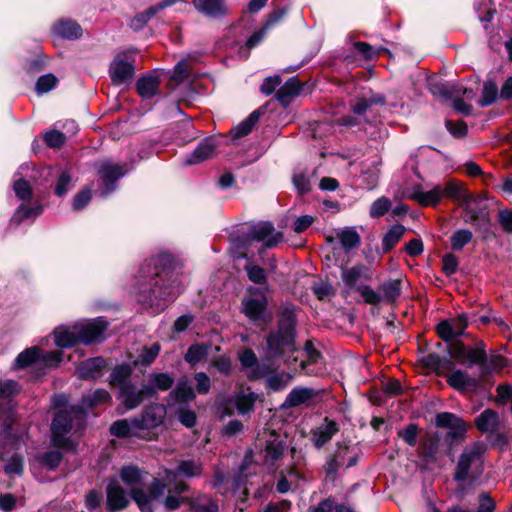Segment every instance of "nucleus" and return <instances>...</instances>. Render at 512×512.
Returning a JSON list of instances; mask_svg holds the SVG:
<instances>
[{
  "label": "nucleus",
  "mask_w": 512,
  "mask_h": 512,
  "mask_svg": "<svg viewBox=\"0 0 512 512\" xmlns=\"http://www.w3.org/2000/svg\"><path fill=\"white\" fill-rule=\"evenodd\" d=\"M138 301L148 303L155 310H163L174 301L180 293L181 281L172 278L170 271L159 270L156 266L151 271V263H147L140 269Z\"/></svg>",
  "instance_id": "nucleus-1"
},
{
  "label": "nucleus",
  "mask_w": 512,
  "mask_h": 512,
  "mask_svg": "<svg viewBox=\"0 0 512 512\" xmlns=\"http://www.w3.org/2000/svg\"><path fill=\"white\" fill-rule=\"evenodd\" d=\"M120 477L142 512H153L159 503L163 504L167 485L162 484L160 479L154 478L148 485L147 473L132 465L123 467Z\"/></svg>",
  "instance_id": "nucleus-2"
},
{
  "label": "nucleus",
  "mask_w": 512,
  "mask_h": 512,
  "mask_svg": "<svg viewBox=\"0 0 512 512\" xmlns=\"http://www.w3.org/2000/svg\"><path fill=\"white\" fill-rule=\"evenodd\" d=\"M166 409L161 404L147 407L140 418L123 419L114 422L110 428L116 437H137L145 440L156 438V429L163 423Z\"/></svg>",
  "instance_id": "nucleus-3"
},
{
  "label": "nucleus",
  "mask_w": 512,
  "mask_h": 512,
  "mask_svg": "<svg viewBox=\"0 0 512 512\" xmlns=\"http://www.w3.org/2000/svg\"><path fill=\"white\" fill-rule=\"evenodd\" d=\"M110 394L104 389H97L91 395L83 398L82 407H70L59 410L51 425L54 444L59 447H69L66 435L73 427V422L80 423L84 419L83 407H92L110 401Z\"/></svg>",
  "instance_id": "nucleus-4"
},
{
  "label": "nucleus",
  "mask_w": 512,
  "mask_h": 512,
  "mask_svg": "<svg viewBox=\"0 0 512 512\" xmlns=\"http://www.w3.org/2000/svg\"><path fill=\"white\" fill-rule=\"evenodd\" d=\"M201 471V465L192 460L181 461L176 471H165V476L161 480L162 484L167 485L163 499L165 509L176 510L187 501L183 493L188 490V486L183 481H178L177 476L196 477L201 474Z\"/></svg>",
  "instance_id": "nucleus-5"
},
{
  "label": "nucleus",
  "mask_w": 512,
  "mask_h": 512,
  "mask_svg": "<svg viewBox=\"0 0 512 512\" xmlns=\"http://www.w3.org/2000/svg\"><path fill=\"white\" fill-rule=\"evenodd\" d=\"M484 451L485 445L475 442L467 446L460 454L454 472V480L460 483L456 491L457 497L463 498L466 494L462 483L466 482L468 485H472L483 473Z\"/></svg>",
  "instance_id": "nucleus-6"
},
{
  "label": "nucleus",
  "mask_w": 512,
  "mask_h": 512,
  "mask_svg": "<svg viewBox=\"0 0 512 512\" xmlns=\"http://www.w3.org/2000/svg\"><path fill=\"white\" fill-rule=\"evenodd\" d=\"M63 360L61 351H52L43 354L37 346L22 351L15 359L12 368L14 370L24 369L31 365L57 367Z\"/></svg>",
  "instance_id": "nucleus-7"
},
{
  "label": "nucleus",
  "mask_w": 512,
  "mask_h": 512,
  "mask_svg": "<svg viewBox=\"0 0 512 512\" xmlns=\"http://www.w3.org/2000/svg\"><path fill=\"white\" fill-rule=\"evenodd\" d=\"M442 197H447L462 206L470 214L472 219L478 218L476 208L480 201L467 190L462 182L455 179L449 180L445 186L442 187Z\"/></svg>",
  "instance_id": "nucleus-8"
},
{
  "label": "nucleus",
  "mask_w": 512,
  "mask_h": 512,
  "mask_svg": "<svg viewBox=\"0 0 512 512\" xmlns=\"http://www.w3.org/2000/svg\"><path fill=\"white\" fill-rule=\"evenodd\" d=\"M269 352L272 355H283L294 351V327L290 320L281 323L279 331L271 334L267 340Z\"/></svg>",
  "instance_id": "nucleus-9"
},
{
  "label": "nucleus",
  "mask_w": 512,
  "mask_h": 512,
  "mask_svg": "<svg viewBox=\"0 0 512 512\" xmlns=\"http://www.w3.org/2000/svg\"><path fill=\"white\" fill-rule=\"evenodd\" d=\"M134 61V52L132 51H124L114 57L109 69L114 84L120 85L132 79L135 72Z\"/></svg>",
  "instance_id": "nucleus-10"
},
{
  "label": "nucleus",
  "mask_w": 512,
  "mask_h": 512,
  "mask_svg": "<svg viewBox=\"0 0 512 512\" xmlns=\"http://www.w3.org/2000/svg\"><path fill=\"white\" fill-rule=\"evenodd\" d=\"M450 357L455 359L460 364H483L486 359V354L482 344L475 348H467L461 342L451 343L449 346Z\"/></svg>",
  "instance_id": "nucleus-11"
},
{
  "label": "nucleus",
  "mask_w": 512,
  "mask_h": 512,
  "mask_svg": "<svg viewBox=\"0 0 512 512\" xmlns=\"http://www.w3.org/2000/svg\"><path fill=\"white\" fill-rule=\"evenodd\" d=\"M434 94L439 93L446 98H452L454 100V108L465 115L470 114L471 106L460 98L462 95L465 99L471 100L475 96V92L471 88H465L462 85L455 86H442L436 90V87L432 89Z\"/></svg>",
  "instance_id": "nucleus-12"
},
{
  "label": "nucleus",
  "mask_w": 512,
  "mask_h": 512,
  "mask_svg": "<svg viewBox=\"0 0 512 512\" xmlns=\"http://www.w3.org/2000/svg\"><path fill=\"white\" fill-rule=\"evenodd\" d=\"M267 299L263 291L250 288L249 295L243 300V312L252 321L262 318Z\"/></svg>",
  "instance_id": "nucleus-13"
},
{
  "label": "nucleus",
  "mask_w": 512,
  "mask_h": 512,
  "mask_svg": "<svg viewBox=\"0 0 512 512\" xmlns=\"http://www.w3.org/2000/svg\"><path fill=\"white\" fill-rule=\"evenodd\" d=\"M260 444L265 443L264 459L266 463H273L279 459L284 450V443L279 434L273 431H264L258 437Z\"/></svg>",
  "instance_id": "nucleus-14"
},
{
  "label": "nucleus",
  "mask_w": 512,
  "mask_h": 512,
  "mask_svg": "<svg viewBox=\"0 0 512 512\" xmlns=\"http://www.w3.org/2000/svg\"><path fill=\"white\" fill-rule=\"evenodd\" d=\"M250 236L253 240L262 242L265 248H273L283 239V234L276 231L269 222H262L254 226Z\"/></svg>",
  "instance_id": "nucleus-15"
},
{
  "label": "nucleus",
  "mask_w": 512,
  "mask_h": 512,
  "mask_svg": "<svg viewBox=\"0 0 512 512\" xmlns=\"http://www.w3.org/2000/svg\"><path fill=\"white\" fill-rule=\"evenodd\" d=\"M239 360L246 370V375L251 380L264 378L268 373L266 364L258 363L255 353L250 349H245L239 353Z\"/></svg>",
  "instance_id": "nucleus-16"
},
{
  "label": "nucleus",
  "mask_w": 512,
  "mask_h": 512,
  "mask_svg": "<svg viewBox=\"0 0 512 512\" xmlns=\"http://www.w3.org/2000/svg\"><path fill=\"white\" fill-rule=\"evenodd\" d=\"M80 342L90 344L98 341L106 329V322L102 318L77 323Z\"/></svg>",
  "instance_id": "nucleus-17"
},
{
  "label": "nucleus",
  "mask_w": 512,
  "mask_h": 512,
  "mask_svg": "<svg viewBox=\"0 0 512 512\" xmlns=\"http://www.w3.org/2000/svg\"><path fill=\"white\" fill-rule=\"evenodd\" d=\"M195 9L208 18L218 19L229 14L225 0H194Z\"/></svg>",
  "instance_id": "nucleus-18"
},
{
  "label": "nucleus",
  "mask_w": 512,
  "mask_h": 512,
  "mask_svg": "<svg viewBox=\"0 0 512 512\" xmlns=\"http://www.w3.org/2000/svg\"><path fill=\"white\" fill-rule=\"evenodd\" d=\"M153 394V389L143 386L141 389H136L132 384L123 385L120 389V398L122 403L127 409L137 407L145 397H150Z\"/></svg>",
  "instance_id": "nucleus-19"
},
{
  "label": "nucleus",
  "mask_w": 512,
  "mask_h": 512,
  "mask_svg": "<svg viewBox=\"0 0 512 512\" xmlns=\"http://www.w3.org/2000/svg\"><path fill=\"white\" fill-rule=\"evenodd\" d=\"M98 173L102 178L104 186L102 194L106 195L114 190V183L125 174V171L121 166L102 162L99 165Z\"/></svg>",
  "instance_id": "nucleus-20"
},
{
  "label": "nucleus",
  "mask_w": 512,
  "mask_h": 512,
  "mask_svg": "<svg viewBox=\"0 0 512 512\" xmlns=\"http://www.w3.org/2000/svg\"><path fill=\"white\" fill-rule=\"evenodd\" d=\"M409 197L422 206H436L443 198L442 187L437 185L429 190H424L422 186H415Z\"/></svg>",
  "instance_id": "nucleus-21"
},
{
  "label": "nucleus",
  "mask_w": 512,
  "mask_h": 512,
  "mask_svg": "<svg viewBox=\"0 0 512 512\" xmlns=\"http://www.w3.org/2000/svg\"><path fill=\"white\" fill-rule=\"evenodd\" d=\"M218 141L215 138L204 139L198 147L184 160L186 165L201 163L215 154Z\"/></svg>",
  "instance_id": "nucleus-22"
},
{
  "label": "nucleus",
  "mask_w": 512,
  "mask_h": 512,
  "mask_svg": "<svg viewBox=\"0 0 512 512\" xmlns=\"http://www.w3.org/2000/svg\"><path fill=\"white\" fill-rule=\"evenodd\" d=\"M54 342L60 348H69L80 342L77 324L73 326H59L54 332Z\"/></svg>",
  "instance_id": "nucleus-23"
},
{
  "label": "nucleus",
  "mask_w": 512,
  "mask_h": 512,
  "mask_svg": "<svg viewBox=\"0 0 512 512\" xmlns=\"http://www.w3.org/2000/svg\"><path fill=\"white\" fill-rule=\"evenodd\" d=\"M318 394L313 388L308 387H295L287 395L283 406L287 408L297 407L302 404H308Z\"/></svg>",
  "instance_id": "nucleus-24"
},
{
  "label": "nucleus",
  "mask_w": 512,
  "mask_h": 512,
  "mask_svg": "<svg viewBox=\"0 0 512 512\" xmlns=\"http://www.w3.org/2000/svg\"><path fill=\"white\" fill-rule=\"evenodd\" d=\"M129 500L119 483L115 480L111 481L107 487V507L110 510L124 509Z\"/></svg>",
  "instance_id": "nucleus-25"
},
{
  "label": "nucleus",
  "mask_w": 512,
  "mask_h": 512,
  "mask_svg": "<svg viewBox=\"0 0 512 512\" xmlns=\"http://www.w3.org/2000/svg\"><path fill=\"white\" fill-rule=\"evenodd\" d=\"M104 367L105 360L102 357H95L79 364L77 373L81 379H96L102 375Z\"/></svg>",
  "instance_id": "nucleus-26"
},
{
  "label": "nucleus",
  "mask_w": 512,
  "mask_h": 512,
  "mask_svg": "<svg viewBox=\"0 0 512 512\" xmlns=\"http://www.w3.org/2000/svg\"><path fill=\"white\" fill-rule=\"evenodd\" d=\"M436 424L451 429L454 437L462 436L466 431L465 423L452 413L443 412L436 416Z\"/></svg>",
  "instance_id": "nucleus-27"
},
{
  "label": "nucleus",
  "mask_w": 512,
  "mask_h": 512,
  "mask_svg": "<svg viewBox=\"0 0 512 512\" xmlns=\"http://www.w3.org/2000/svg\"><path fill=\"white\" fill-rule=\"evenodd\" d=\"M160 80L157 74L151 73L138 79L136 87L143 99H149L158 93Z\"/></svg>",
  "instance_id": "nucleus-28"
},
{
  "label": "nucleus",
  "mask_w": 512,
  "mask_h": 512,
  "mask_svg": "<svg viewBox=\"0 0 512 512\" xmlns=\"http://www.w3.org/2000/svg\"><path fill=\"white\" fill-rule=\"evenodd\" d=\"M342 280L349 287H354L359 280H370V270L364 265H356L349 269H343Z\"/></svg>",
  "instance_id": "nucleus-29"
},
{
  "label": "nucleus",
  "mask_w": 512,
  "mask_h": 512,
  "mask_svg": "<svg viewBox=\"0 0 512 512\" xmlns=\"http://www.w3.org/2000/svg\"><path fill=\"white\" fill-rule=\"evenodd\" d=\"M475 425L483 433L494 432L499 425V415L491 409H486L476 418Z\"/></svg>",
  "instance_id": "nucleus-30"
},
{
  "label": "nucleus",
  "mask_w": 512,
  "mask_h": 512,
  "mask_svg": "<svg viewBox=\"0 0 512 512\" xmlns=\"http://www.w3.org/2000/svg\"><path fill=\"white\" fill-rule=\"evenodd\" d=\"M337 431L338 428L335 422L325 420V422L313 432L315 446L318 448L322 447L331 440Z\"/></svg>",
  "instance_id": "nucleus-31"
},
{
  "label": "nucleus",
  "mask_w": 512,
  "mask_h": 512,
  "mask_svg": "<svg viewBox=\"0 0 512 512\" xmlns=\"http://www.w3.org/2000/svg\"><path fill=\"white\" fill-rule=\"evenodd\" d=\"M402 279H393L384 282L380 287L379 291L382 296V302L393 303L401 295L402 292Z\"/></svg>",
  "instance_id": "nucleus-32"
},
{
  "label": "nucleus",
  "mask_w": 512,
  "mask_h": 512,
  "mask_svg": "<svg viewBox=\"0 0 512 512\" xmlns=\"http://www.w3.org/2000/svg\"><path fill=\"white\" fill-rule=\"evenodd\" d=\"M258 399V394L250 389L242 390L235 396V406L240 414H246L253 410Z\"/></svg>",
  "instance_id": "nucleus-33"
},
{
  "label": "nucleus",
  "mask_w": 512,
  "mask_h": 512,
  "mask_svg": "<svg viewBox=\"0 0 512 512\" xmlns=\"http://www.w3.org/2000/svg\"><path fill=\"white\" fill-rule=\"evenodd\" d=\"M264 377L266 378V388L273 392L285 389L292 380V375L289 373H270L269 369Z\"/></svg>",
  "instance_id": "nucleus-34"
},
{
  "label": "nucleus",
  "mask_w": 512,
  "mask_h": 512,
  "mask_svg": "<svg viewBox=\"0 0 512 512\" xmlns=\"http://www.w3.org/2000/svg\"><path fill=\"white\" fill-rule=\"evenodd\" d=\"M448 383L455 389L464 391L476 386V380L462 370H455L448 375Z\"/></svg>",
  "instance_id": "nucleus-35"
},
{
  "label": "nucleus",
  "mask_w": 512,
  "mask_h": 512,
  "mask_svg": "<svg viewBox=\"0 0 512 512\" xmlns=\"http://www.w3.org/2000/svg\"><path fill=\"white\" fill-rule=\"evenodd\" d=\"M300 83L297 79H289L277 92V99L284 105H288L293 97L300 92Z\"/></svg>",
  "instance_id": "nucleus-36"
},
{
  "label": "nucleus",
  "mask_w": 512,
  "mask_h": 512,
  "mask_svg": "<svg viewBox=\"0 0 512 512\" xmlns=\"http://www.w3.org/2000/svg\"><path fill=\"white\" fill-rule=\"evenodd\" d=\"M54 31L57 35L68 39L78 38L81 35V27L71 20L59 21L55 24Z\"/></svg>",
  "instance_id": "nucleus-37"
},
{
  "label": "nucleus",
  "mask_w": 512,
  "mask_h": 512,
  "mask_svg": "<svg viewBox=\"0 0 512 512\" xmlns=\"http://www.w3.org/2000/svg\"><path fill=\"white\" fill-rule=\"evenodd\" d=\"M383 105L384 98L381 95H372L369 98H359L352 104V110L357 115L364 114L367 110H370L373 105Z\"/></svg>",
  "instance_id": "nucleus-38"
},
{
  "label": "nucleus",
  "mask_w": 512,
  "mask_h": 512,
  "mask_svg": "<svg viewBox=\"0 0 512 512\" xmlns=\"http://www.w3.org/2000/svg\"><path fill=\"white\" fill-rule=\"evenodd\" d=\"M42 212V207L37 205L34 207H29L24 204L19 206L14 215L11 218V221L15 224H20L25 220L34 219Z\"/></svg>",
  "instance_id": "nucleus-39"
},
{
  "label": "nucleus",
  "mask_w": 512,
  "mask_h": 512,
  "mask_svg": "<svg viewBox=\"0 0 512 512\" xmlns=\"http://www.w3.org/2000/svg\"><path fill=\"white\" fill-rule=\"evenodd\" d=\"M132 373V369L129 365H119L114 368L110 376V384L119 386L120 389L123 385H131L128 379Z\"/></svg>",
  "instance_id": "nucleus-40"
},
{
  "label": "nucleus",
  "mask_w": 512,
  "mask_h": 512,
  "mask_svg": "<svg viewBox=\"0 0 512 512\" xmlns=\"http://www.w3.org/2000/svg\"><path fill=\"white\" fill-rule=\"evenodd\" d=\"M160 352V345L154 343L150 347H143L137 359L134 360V366L143 365L148 366L154 362Z\"/></svg>",
  "instance_id": "nucleus-41"
},
{
  "label": "nucleus",
  "mask_w": 512,
  "mask_h": 512,
  "mask_svg": "<svg viewBox=\"0 0 512 512\" xmlns=\"http://www.w3.org/2000/svg\"><path fill=\"white\" fill-rule=\"evenodd\" d=\"M173 384V378L167 373H157L150 376L149 384L145 387L153 389V393L156 390H167Z\"/></svg>",
  "instance_id": "nucleus-42"
},
{
  "label": "nucleus",
  "mask_w": 512,
  "mask_h": 512,
  "mask_svg": "<svg viewBox=\"0 0 512 512\" xmlns=\"http://www.w3.org/2000/svg\"><path fill=\"white\" fill-rule=\"evenodd\" d=\"M338 238L345 249H352L360 244V236L354 228H345L338 233Z\"/></svg>",
  "instance_id": "nucleus-43"
},
{
  "label": "nucleus",
  "mask_w": 512,
  "mask_h": 512,
  "mask_svg": "<svg viewBox=\"0 0 512 512\" xmlns=\"http://www.w3.org/2000/svg\"><path fill=\"white\" fill-rule=\"evenodd\" d=\"M174 395L177 400L183 402L192 401L196 396L195 391L187 378H183L179 381L174 391Z\"/></svg>",
  "instance_id": "nucleus-44"
},
{
  "label": "nucleus",
  "mask_w": 512,
  "mask_h": 512,
  "mask_svg": "<svg viewBox=\"0 0 512 512\" xmlns=\"http://www.w3.org/2000/svg\"><path fill=\"white\" fill-rule=\"evenodd\" d=\"M282 17V14H275L271 16V18L267 21L266 25L263 29L259 30L258 32H255L246 42V46L248 49H251L258 45L263 38L265 37V34L267 30L273 26L275 23H277Z\"/></svg>",
  "instance_id": "nucleus-45"
},
{
  "label": "nucleus",
  "mask_w": 512,
  "mask_h": 512,
  "mask_svg": "<svg viewBox=\"0 0 512 512\" xmlns=\"http://www.w3.org/2000/svg\"><path fill=\"white\" fill-rule=\"evenodd\" d=\"M190 506L195 512H217V505L207 496H198L190 500Z\"/></svg>",
  "instance_id": "nucleus-46"
},
{
  "label": "nucleus",
  "mask_w": 512,
  "mask_h": 512,
  "mask_svg": "<svg viewBox=\"0 0 512 512\" xmlns=\"http://www.w3.org/2000/svg\"><path fill=\"white\" fill-rule=\"evenodd\" d=\"M405 232V228L402 225H394L383 238V248L390 250L393 248L399 240L402 238Z\"/></svg>",
  "instance_id": "nucleus-47"
},
{
  "label": "nucleus",
  "mask_w": 512,
  "mask_h": 512,
  "mask_svg": "<svg viewBox=\"0 0 512 512\" xmlns=\"http://www.w3.org/2000/svg\"><path fill=\"white\" fill-rule=\"evenodd\" d=\"M6 461L4 472L9 475H21L23 472V457L14 453L10 458H3Z\"/></svg>",
  "instance_id": "nucleus-48"
},
{
  "label": "nucleus",
  "mask_w": 512,
  "mask_h": 512,
  "mask_svg": "<svg viewBox=\"0 0 512 512\" xmlns=\"http://www.w3.org/2000/svg\"><path fill=\"white\" fill-rule=\"evenodd\" d=\"M259 113L254 111L246 120L241 122L237 127H235L232 132L236 138L243 137L248 135L251 131L255 123L258 121Z\"/></svg>",
  "instance_id": "nucleus-49"
},
{
  "label": "nucleus",
  "mask_w": 512,
  "mask_h": 512,
  "mask_svg": "<svg viewBox=\"0 0 512 512\" xmlns=\"http://www.w3.org/2000/svg\"><path fill=\"white\" fill-rule=\"evenodd\" d=\"M473 237V234L468 229H460L453 233L451 236V247L453 250H461L467 245Z\"/></svg>",
  "instance_id": "nucleus-50"
},
{
  "label": "nucleus",
  "mask_w": 512,
  "mask_h": 512,
  "mask_svg": "<svg viewBox=\"0 0 512 512\" xmlns=\"http://www.w3.org/2000/svg\"><path fill=\"white\" fill-rule=\"evenodd\" d=\"M207 353H208L207 346L195 344V345H192L188 349V351L185 355V360L188 363L195 365L196 363H198L199 361L204 359L206 357Z\"/></svg>",
  "instance_id": "nucleus-51"
},
{
  "label": "nucleus",
  "mask_w": 512,
  "mask_h": 512,
  "mask_svg": "<svg viewBox=\"0 0 512 512\" xmlns=\"http://www.w3.org/2000/svg\"><path fill=\"white\" fill-rule=\"evenodd\" d=\"M391 206L392 203L388 198L380 197L372 203L369 214L372 218L381 217L390 210Z\"/></svg>",
  "instance_id": "nucleus-52"
},
{
  "label": "nucleus",
  "mask_w": 512,
  "mask_h": 512,
  "mask_svg": "<svg viewBox=\"0 0 512 512\" xmlns=\"http://www.w3.org/2000/svg\"><path fill=\"white\" fill-rule=\"evenodd\" d=\"M498 94L497 85L494 82L487 81L483 85L482 98L479 100L481 106H487L492 104Z\"/></svg>",
  "instance_id": "nucleus-53"
},
{
  "label": "nucleus",
  "mask_w": 512,
  "mask_h": 512,
  "mask_svg": "<svg viewBox=\"0 0 512 512\" xmlns=\"http://www.w3.org/2000/svg\"><path fill=\"white\" fill-rule=\"evenodd\" d=\"M357 291L362 296L363 300L371 305H378L382 302L380 291L373 290L370 286L362 285L357 287Z\"/></svg>",
  "instance_id": "nucleus-54"
},
{
  "label": "nucleus",
  "mask_w": 512,
  "mask_h": 512,
  "mask_svg": "<svg viewBox=\"0 0 512 512\" xmlns=\"http://www.w3.org/2000/svg\"><path fill=\"white\" fill-rule=\"evenodd\" d=\"M20 385L14 380L0 379V399H8L19 393Z\"/></svg>",
  "instance_id": "nucleus-55"
},
{
  "label": "nucleus",
  "mask_w": 512,
  "mask_h": 512,
  "mask_svg": "<svg viewBox=\"0 0 512 512\" xmlns=\"http://www.w3.org/2000/svg\"><path fill=\"white\" fill-rule=\"evenodd\" d=\"M355 49L364 56L365 59L371 60L380 55L381 52H386V49L379 47L374 48L364 42H356L354 44Z\"/></svg>",
  "instance_id": "nucleus-56"
},
{
  "label": "nucleus",
  "mask_w": 512,
  "mask_h": 512,
  "mask_svg": "<svg viewBox=\"0 0 512 512\" xmlns=\"http://www.w3.org/2000/svg\"><path fill=\"white\" fill-rule=\"evenodd\" d=\"M496 401L501 405H510V411L512 412V386L509 384L499 385Z\"/></svg>",
  "instance_id": "nucleus-57"
},
{
  "label": "nucleus",
  "mask_w": 512,
  "mask_h": 512,
  "mask_svg": "<svg viewBox=\"0 0 512 512\" xmlns=\"http://www.w3.org/2000/svg\"><path fill=\"white\" fill-rule=\"evenodd\" d=\"M57 84V78L52 74L41 76L36 83V90L39 94L47 93Z\"/></svg>",
  "instance_id": "nucleus-58"
},
{
  "label": "nucleus",
  "mask_w": 512,
  "mask_h": 512,
  "mask_svg": "<svg viewBox=\"0 0 512 512\" xmlns=\"http://www.w3.org/2000/svg\"><path fill=\"white\" fill-rule=\"evenodd\" d=\"M62 455L59 451H50L39 457V462L41 465L46 467L47 469L56 468L61 462Z\"/></svg>",
  "instance_id": "nucleus-59"
},
{
  "label": "nucleus",
  "mask_w": 512,
  "mask_h": 512,
  "mask_svg": "<svg viewBox=\"0 0 512 512\" xmlns=\"http://www.w3.org/2000/svg\"><path fill=\"white\" fill-rule=\"evenodd\" d=\"M486 372L499 371L506 366V359L501 355H491L487 363H483Z\"/></svg>",
  "instance_id": "nucleus-60"
},
{
  "label": "nucleus",
  "mask_w": 512,
  "mask_h": 512,
  "mask_svg": "<svg viewBox=\"0 0 512 512\" xmlns=\"http://www.w3.org/2000/svg\"><path fill=\"white\" fill-rule=\"evenodd\" d=\"M14 191L17 197L22 200L29 199L32 194L29 183L23 179H20L14 183Z\"/></svg>",
  "instance_id": "nucleus-61"
},
{
  "label": "nucleus",
  "mask_w": 512,
  "mask_h": 512,
  "mask_svg": "<svg viewBox=\"0 0 512 512\" xmlns=\"http://www.w3.org/2000/svg\"><path fill=\"white\" fill-rule=\"evenodd\" d=\"M449 322L456 336L462 335L468 326V319L465 314H460L457 317L450 319Z\"/></svg>",
  "instance_id": "nucleus-62"
},
{
  "label": "nucleus",
  "mask_w": 512,
  "mask_h": 512,
  "mask_svg": "<svg viewBox=\"0 0 512 512\" xmlns=\"http://www.w3.org/2000/svg\"><path fill=\"white\" fill-rule=\"evenodd\" d=\"M91 200V191L89 189H84L80 191L73 200V210H81L83 209Z\"/></svg>",
  "instance_id": "nucleus-63"
},
{
  "label": "nucleus",
  "mask_w": 512,
  "mask_h": 512,
  "mask_svg": "<svg viewBox=\"0 0 512 512\" xmlns=\"http://www.w3.org/2000/svg\"><path fill=\"white\" fill-rule=\"evenodd\" d=\"M248 277L255 283H264L266 280L265 271L257 265L246 266Z\"/></svg>",
  "instance_id": "nucleus-64"
}]
</instances>
